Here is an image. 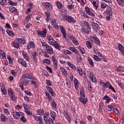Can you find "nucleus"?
Segmentation results:
<instances>
[{
    "mask_svg": "<svg viewBox=\"0 0 124 124\" xmlns=\"http://www.w3.org/2000/svg\"><path fill=\"white\" fill-rule=\"evenodd\" d=\"M47 40L48 41V43L50 45H52L54 46V48H56V49H58V50H60V48H61V46H60V44L57 42V41H55L54 40V38L53 37H52L50 35L47 36L46 37Z\"/></svg>",
    "mask_w": 124,
    "mask_h": 124,
    "instance_id": "nucleus-1",
    "label": "nucleus"
},
{
    "mask_svg": "<svg viewBox=\"0 0 124 124\" xmlns=\"http://www.w3.org/2000/svg\"><path fill=\"white\" fill-rule=\"evenodd\" d=\"M8 93L9 96H10L11 100L14 101L17 99V97L15 96V93L12 88H9Z\"/></svg>",
    "mask_w": 124,
    "mask_h": 124,
    "instance_id": "nucleus-2",
    "label": "nucleus"
},
{
    "mask_svg": "<svg viewBox=\"0 0 124 124\" xmlns=\"http://www.w3.org/2000/svg\"><path fill=\"white\" fill-rule=\"evenodd\" d=\"M36 32L38 35L40 37H44L45 38L47 35V30L46 29H44L42 31L38 30Z\"/></svg>",
    "mask_w": 124,
    "mask_h": 124,
    "instance_id": "nucleus-3",
    "label": "nucleus"
},
{
    "mask_svg": "<svg viewBox=\"0 0 124 124\" xmlns=\"http://www.w3.org/2000/svg\"><path fill=\"white\" fill-rule=\"evenodd\" d=\"M21 116H23V112H16L14 111L13 112V116L16 120H19L20 119V117Z\"/></svg>",
    "mask_w": 124,
    "mask_h": 124,
    "instance_id": "nucleus-4",
    "label": "nucleus"
},
{
    "mask_svg": "<svg viewBox=\"0 0 124 124\" xmlns=\"http://www.w3.org/2000/svg\"><path fill=\"white\" fill-rule=\"evenodd\" d=\"M89 78H90L91 81L92 82V83H97V80L96 79V77H95V76L94 75V74L93 73L91 72L90 73Z\"/></svg>",
    "mask_w": 124,
    "mask_h": 124,
    "instance_id": "nucleus-5",
    "label": "nucleus"
},
{
    "mask_svg": "<svg viewBox=\"0 0 124 124\" xmlns=\"http://www.w3.org/2000/svg\"><path fill=\"white\" fill-rule=\"evenodd\" d=\"M42 5L45 7L46 10H51L52 9V5L49 2H43Z\"/></svg>",
    "mask_w": 124,
    "mask_h": 124,
    "instance_id": "nucleus-6",
    "label": "nucleus"
},
{
    "mask_svg": "<svg viewBox=\"0 0 124 124\" xmlns=\"http://www.w3.org/2000/svg\"><path fill=\"white\" fill-rule=\"evenodd\" d=\"M85 10L86 11V13H87L88 15H89L92 17H95V15H94V14L92 12V11H91V9L89 8V7H85Z\"/></svg>",
    "mask_w": 124,
    "mask_h": 124,
    "instance_id": "nucleus-7",
    "label": "nucleus"
},
{
    "mask_svg": "<svg viewBox=\"0 0 124 124\" xmlns=\"http://www.w3.org/2000/svg\"><path fill=\"white\" fill-rule=\"evenodd\" d=\"M60 29L61 30V32L64 38L65 39V38H66V32L65 31V29H64V27L62 25H60Z\"/></svg>",
    "mask_w": 124,
    "mask_h": 124,
    "instance_id": "nucleus-8",
    "label": "nucleus"
},
{
    "mask_svg": "<svg viewBox=\"0 0 124 124\" xmlns=\"http://www.w3.org/2000/svg\"><path fill=\"white\" fill-rule=\"evenodd\" d=\"M69 39L71 40L72 42L75 45H79V43H78V41L76 39V38L74 37L73 35H71L69 37Z\"/></svg>",
    "mask_w": 124,
    "mask_h": 124,
    "instance_id": "nucleus-9",
    "label": "nucleus"
},
{
    "mask_svg": "<svg viewBox=\"0 0 124 124\" xmlns=\"http://www.w3.org/2000/svg\"><path fill=\"white\" fill-rule=\"evenodd\" d=\"M18 62L24 67H27V62L23 59H18Z\"/></svg>",
    "mask_w": 124,
    "mask_h": 124,
    "instance_id": "nucleus-10",
    "label": "nucleus"
},
{
    "mask_svg": "<svg viewBox=\"0 0 124 124\" xmlns=\"http://www.w3.org/2000/svg\"><path fill=\"white\" fill-rule=\"evenodd\" d=\"M46 53H48L50 55L54 54V50L53 49V48H52V46L48 45L47 47L46 48Z\"/></svg>",
    "mask_w": 124,
    "mask_h": 124,
    "instance_id": "nucleus-11",
    "label": "nucleus"
},
{
    "mask_svg": "<svg viewBox=\"0 0 124 124\" xmlns=\"http://www.w3.org/2000/svg\"><path fill=\"white\" fill-rule=\"evenodd\" d=\"M52 62H53L54 67L55 69H57V66H58V62L56 60V57L54 56H52L51 57Z\"/></svg>",
    "mask_w": 124,
    "mask_h": 124,
    "instance_id": "nucleus-12",
    "label": "nucleus"
},
{
    "mask_svg": "<svg viewBox=\"0 0 124 124\" xmlns=\"http://www.w3.org/2000/svg\"><path fill=\"white\" fill-rule=\"evenodd\" d=\"M0 120L2 123H6L8 121V118L5 117V115L3 113L0 115Z\"/></svg>",
    "mask_w": 124,
    "mask_h": 124,
    "instance_id": "nucleus-13",
    "label": "nucleus"
},
{
    "mask_svg": "<svg viewBox=\"0 0 124 124\" xmlns=\"http://www.w3.org/2000/svg\"><path fill=\"white\" fill-rule=\"evenodd\" d=\"M9 11L12 13H15V15H18V13L17 12V9L14 7H11L9 8Z\"/></svg>",
    "mask_w": 124,
    "mask_h": 124,
    "instance_id": "nucleus-14",
    "label": "nucleus"
},
{
    "mask_svg": "<svg viewBox=\"0 0 124 124\" xmlns=\"http://www.w3.org/2000/svg\"><path fill=\"white\" fill-rule=\"evenodd\" d=\"M92 27L93 30L95 31H97L99 29V26H98V24L95 22H94L92 24Z\"/></svg>",
    "mask_w": 124,
    "mask_h": 124,
    "instance_id": "nucleus-15",
    "label": "nucleus"
},
{
    "mask_svg": "<svg viewBox=\"0 0 124 124\" xmlns=\"http://www.w3.org/2000/svg\"><path fill=\"white\" fill-rule=\"evenodd\" d=\"M74 83L75 85V88L76 91H78V88L79 87V81L77 79V78H75L74 79Z\"/></svg>",
    "mask_w": 124,
    "mask_h": 124,
    "instance_id": "nucleus-16",
    "label": "nucleus"
},
{
    "mask_svg": "<svg viewBox=\"0 0 124 124\" xmlns=\"http://www.w3.org/2000/svg\"><path fill=\"white\" fill-rule=\"evenodd\" d=\"M107 14L109 16H112L113 15V11H112V8L108 7L106 10Z\"/></svg>",
    "mask_w": 124,
    "mask_h": 124,
    "instance_id": "nucleus-17",
    "label": "nucleus"
},
{
    "mask_svg": "<svg viewBox=\"0 0 124 124\" xmlns=\"http://www.w3.org/2000/svg\"><path fill=\"white\" fill-rule=\"evenodd\" d=\"M63 114H64V115L67 122H68V123H70L71 120H70V117H69V115H68V113L67 111H64Z\"/></svg>",
    "mask_w": 124,
    "mask_h": 124,
    "instance_id": "nucleus-18",
    "label": "nucleus"
},
{
    "mask_svg": "<svg viewBox=\"0 0 124 124\" xmlns=\"http://www.w3.org/2000/svg\"><path fill=\"white\" fill-rule=\"evenodd\" d=\"M81 16L84 17V19H90V17L88 16V15L86 14V13H85V11H84V10H81Z\"/></svg>",
    "mask_w": 124,
    "mask_h": 124,
    "instance_id": "nucleus-19",
    "label": "nucleus"
},
{
    "mask_svg": "<svg viewBox=\"0 0 124 124\" xmlns=\"http://www.w3.org/2000/svg\"><path fill=\"white\" fill-rule=\"evenodd\" d=\"M22 55L24 59H25L26 61H30V58L29 57V55H28V53H27V52H25V51H22Z\"/></svg>",
    "mask_w": 124,
    "mask_h": 124,
    "instance_id": "nucleus-20",
    "label": "nucleus"
},
{
    "mask_svg": "<svg viewBox=\"0 0 124 124\" xmlns=\"http://www.w3.org/2000/svg\"><path fill=\"white\" fill-rule=\"evenodd\" d=\"M79 100L83 104H86V103H87V102H88V99L87 98H84V97H79Z\"/></svg>",
    "mask_w": 124,
    "mask_h": 124,
    "instance_id": "nucleus-21",
    "label": "nucleus"
},
{
    "mask_svg": "<svg viewBox=\"0 0 124 124\" xmlns=\"http://www.w3.org/2000/svg\"><path fill=\"white\" fill-rule=\"evenodd\" d=\"M23 79H33L32 78V77L31 76V75H30L29 74H25L23 76Z\"/></svg>",
    "mask_w": 124,
    "mask_h": 124,
    "instance_id": "nucleus-22",
    "label": "nucleus"
},
{
    "mask_svg": "<svg viewBox=\"0 0 124 124\" xmlns=\"http://www.w3.org/2000/svg\"><path fill=\"white\" fill-rule=\"evenodd\" d=\"M67 21L69 22V23H76V21L74 20V19L73 17L70 16H67Z\"/></svg>",
    "mask_w": 124,
    "mask_h": 124,
    "instance_id": "nucleus-23",
    "label": "nucleus"
},
{
    "mask_svg": "<svg viewBox=\"0 0 124 124\" xmlns=\"http://www.w3.org/2000/svg\"><path fill=\"white\" fill-rule=\"evenodd\" d=\"M35 46L34 45V43L33 42H31L28 45H27V49L30 50L31 48H34Z\"/></svg>",
    "mask_w": 124,
    "mask_h": 124,
    "instance_id": "nucleus-24",
    "label": "nucleus"
},
{
    "mask_svg": "<svg viewBox=\"0 0 124 124\" xmlns=\"http://www.w3.org/2000/svg\"><path fill=\"white\" fill-rule=\"evenodd\" d=\"M29 83H30V80L26 78H23V81L21 82V85L26 86V85H28Z\"/></svg>",
    "mask_w": 124,
    "mask_h": 124,
    "instance_id": "nucleus-25",
    "label": "nucleus"
},
{
    "mask_svg": "<svg viewBox=\"0 0 124 124\" xmlns=\"http://www.w3.org/2000/svg\"><path fill=\"white\" fill-rule=\"evenodd\" d=\"M69 50L72 52H73L74 53H75V54H79V51H78V50L76 49V48L74 47H70Z\"/></svg>",
    "mask_w": 124,
    "mask_h": 124,
    "instance_id": "nucleus-26",
    "label": "nucleus"
},
{
    "mask_svg": "<svg viewBox=\"0 0 124 124\" xmlns=\"http://www.w3.org/2000/svg\"><path fill=\"white\" fill-rule=\"evenodd\" d=\"M46 89L48 91L49 93H51L52 96H54V95H55V93L53 92V89L51 87H50V86H46Z\"/></svg>",
    "mask_w": 124,
    "mask_h": 124,
    "instance_id": "nucleus-27",
    "label": "nucleus"
},
{
    "mask_svg": "<svg viewBox=\"0 0 124 124\" xmlns=\"http://www.w3.org/2000/svg\"><path fill=\"white\" fill-rule=\"evenodd\" d=\"M60 69L64 76H65V77H67V72L65 70V69L63 67H60Z\"/></svg>",
    "mask_w": 124,
    "mask_h": 124,
    "instance_id": "nucleus-28",
    "label": "nucleus"
},
{
    "mask_svg": "<svg viewBox=\"0 0 124 124\" xmlns=\"http://www.w3.org/2000/svg\"><path fill=\"white\" fill-rule=\"evenodd\" d=\"M118 50H119V51H120L122 54H124V47L122 44H119Z\"/></svg>",
    "mask_w": 124,
    "mask_h": 124,
    "instance_id": "nucleus-29",
    "label": "nucleus"
},
{
    "mask_svg": "<svg viewBox=\"0 0 124 124\" xmlns=\"http://www.w3.org/2000/svg\"><path fill=\"white\" fill-rule=\"evenodd\" d=\"M103 99L104 100H106V103H109V102H110V101H111V98L109 97V96H108V95H106L103 97Z\"/></svg>",
    "mask_w": 124,
    "mask_h": 124,
    "instance_id": "nucleus-30",
    "label": "nucleus"
},
{
    "mask_svg": "<svg viewBox=\"0 0 124 124\" xmlns=\"http://www.w3.org/2000/svg\"><path fill=\"white\" fill-rule=\"evenodd\" d=\"M11 45H12V46L14 47V48H18L19 47V45H20V44H19V43H18L17 42L14 41L13 42H12L11 43Z\"/></svg>",
    "mask_w": 124,
    "mask_h": 124,
    "instance_id": "nucleus-31",
    "label": "nucleus"
},
{
    "mask_svg": "<svg viewBox=\"0 0 124 124\" xmlns=\"http://www.w3.org/2000/svg\"><path fill=\"white\" fill-rule=\"evenodd\" d=\"M80 93L81 97H85V91H84V87H81L80 88Z\"/></svg>",
    "mask_w": 124,
    "mask_h": 124,
    "instance_id": "nucleus-32",
    "label": "nucleus"
},
{
    "mask_svg": "<svg viewBox=\"0 0 124 124\" xmlns=\"http://www.w3.org/2000/svg\"><path fill=\"white\" fill-rule=\"evenodd\" d=\"M84 24L87 27V31H92V29L91 28V27H90V24L89 23V22H88V21H85Z\"/></svg>",
    "mask_w": 124,
    "mask_h": 124,
    "instance_id": "nucleus-33",
    "label": "nucleus"
},
{
    "mask_svg": "<svg viewBox=\"0 0 124 124\" xmlns=\"http://www.w3.org/2000/svg\"><path fill=\"white\" fill-rule=\"evenodd\" d=\"M16 41H18V42H19L21 44H26V41L24 39L17 38L16 39Z\"/></svg>",
    "mask_w": 124,
    "mask_h": 124,
    "instance_id": "nucleus-34",
    "label": "nucleus"
},
{
    "mask_svg": "<svg viewBox=\"0 0 124 124\" xmlns=\"http://www.w3.org/2000/svg\"><path fill=\"white\" fill-rule=\"evenodd\" d=\"M49 117V113H47L46 114L44 115V120L45 122V123H46V124H48V118L47 117Z\"/></svg>",
    "mask_w": 124,
    "mask_h": 124,
    "instance_id": "nucleus-35",
    "label": "nucleus"
},
{
    "mask_svg": "<svg viewBox=\"0 0 124 124\" xmlns=\"http://www.w3.org/2000/svg\"><path fill=\"white\" fill-rule=\"evenodd\" d=\"M50 116L53 119V121H55V119H56V112L54 111H51L50 112Z\"/></svg>",
    "mask_w": 124,
    "mask_h": 124,
    "instance_id": "nucleus-36",
    "label": "nucleus"
},
{
    "mask_svg": "<svg viewBox=\"0 0 124 124\" xmlns=\"http://www.w3.org/2000/svg\"><path fill=\"white\" fill-rule=\"evenodd\" d=\"M6 32L7 34H8V35H9L10 36H12V37L14 36V33L13 32V31H12L7 30L6 31Z\"/></svg>",
    "mask_w": 124,
    "mask_h": 124,
    "instance_id": "nucleus-37",
    "label": "nucleus"
},
{
    "mask_svg": "<svg viewBox=\"0 0 124 124\" xmlns=\"http://www.w3.org/2000/svg\"><path fill=\"white\" fill-rule=\"evenodd\" d=\"M24 110L25 111V113H26V114H27V115H29V116L32 115V112L29 108H25V109H24Z\"/></svg>",
    "mask_w": 124,
    "mask_h": 124,
    "instance_id": "nucleus-38",
    "label": "nucleus"
},
{
    "mask_svg": "<svg viewBox=\"0 0 124 124\" xmlns=\"http://www.w3.org/2000/svg\"><path fill=\"white\" fill-rule=\"evenodd\" d=\"M41 43L42 44V47H43L44 48H46L47 47V46H48L47 43L46 42H45V41H41Z\"/></svg>",
    "mask_w": 124,
    "mask_h": 124,
    "instance_id": "nucleus-39",
    "label": "nucleus"
},
{
    "mask_svg": "<svg viewBox=\"0 0 124 124\" xmlns=\"http://www.w3.org/2000/svg\"><path fill=\"white\" fill-rule=\"evenodd\" d=\"M56 4L58 7V8H59V9L62 8V3H61V2L58 1L56 2Z\"/></svg>",
    "mask_w": 124,
    "mask_h": 124,
    "instance_id": "nucleus-40",
    "label": "nucleus"
},
{
    "mask_svg": "<svg viewBox=\"0 0 124 124\" xmlns=\"http://www.w3.org/2000/svg\"><path fill=\"white\" fill-rule=\"evenodd\" d=\"M77 55H78L77 58V62L79 63L80 62H81V61H82V57L81 56V55L79 54V53Z\"/></svg>",
    "mask_w": 124,
    "mask_h": 124,
    "instance_id": "nucleus-41",
    "label": "nucleus"
},
{
    "mask_svg": "<svg viewBox=\"0 0 124 124\" xmlns=\"http://www.w3.org/2000/svg\"><path fill=\"white\" fill-rule=\"evenodd\" d=\"M37 112L38 113V115L42 116V115L44 114V110L40 109L37 111Z\"/></svg>",
    "mask_w": 124,
    "mask_h": 124,
    "instance_id": "nucleus-42",
    "label": "nucleus"
},
{
    "mask_svg": "<svg viewBox=\"0 0 124 124\" xmlns=\"http://www.w3.org/2000/svg\"><path fill=\"white\" fill-rule=\"evenodd\" d=\"M88 60L90 64H91L92 66H93L94 65V64H93V60L92 59V58H88Z\"/></svg>",
    "mask_w": 124,
    "mask_h": 124,
    "instance_id": "nucleus-43",
    "label": "nucleus"
},
{
    "mask_svg": "<svg viewBox=\"0 0 124 124\" xmlns=\"http://www.w3.org/2000/svg\"><path fill=\"white\" fill-rule=\"evenodd\" d=\"M0 55L2 56L3 59H6L5 53H4V51H2V50H0Z\"/></svg>",
    "mask_w": 124,
    "mask_h": 124,
    "instance_id": "nucleus-44",
    "label": "nucleus"
},
{
    "mask_svg": "<svg viewBox=\"0 0 124 124\" xmlns=\"http://www.w3.org/2000/svg\"><path fill=\"white\" fill-rule=\"evenodd\" d=\"M31 14H30L27 16V17L25 18V23H28V22L30 21V19H31Z\"/></svg>",
    "mask_w": 124,
    "mask_h": 124,
    "instance_id": "nucleus-45",
    "label": "nucleus"
},
{
    "mask_svg": "<svg viewBox=\"0 0 124 124\" xmlns=\"http://www.w3.org/2000/svg\"><path fill=\"white\" fill-rule=\"evenodd\" d=\"M86 46L88 49H92V44L89 41L86 42Z\"/></svg>",
    "mask_w": 124,
    "mask_h": 124,
    "instance_id": "nucleus-46",
    "label": "nucleus"
},
{
    "mask_svg": "<svg viewBox=\"0 0 124 124\" xmlns=\"http://www.w3.org/2000/svg\"><path fill=\"white\" fill-rule=\"evenodd\" d=\"M107 7V4L104 2H101V8L103 9H104V8H106Z\"/></svg>",
    "mask_w": 124,
    "mask_h": 124,
    "instance_id": "nucleus-47",
    "label": "nucleus"
},
{
    "mask_svg": "<svg viewBox=\"0 0 124 124\" xmlns=\"http://www.w3.org/2000/svg\"><path fill=\"white\" fill-rule=\"evenodd\" d=\"M33 116L35 121H40V120H43L42 117H41V116H34V115Z\"/></svg>",
    "mask_w": 124,
    "mask_h": 124,
    "instance_id": "nucleus-48",
    "label": "nucleus"
},
{
    "mask_svg": "<svg viewBox=\"0 0 124 124\" xmlns=\"http://www.w3.org/2000/svg\"><path fill=\"white\" fill-rule=\"evenodd\" d=\"M99 112H101V110L103 109V103H100L99 105Z\"/></svg>",
    "mask_w": 124,
    "mask_h": 124,
    "instance_id": "nucleus-49",
    "label": "nucleus"
},
{
    "mask_svg": "<svg viewBox=\"0 0 124 124\" xmlns=\"http://www.w3.org/2000/svg\"><path fill=\"white\" fill-rule=\"evenodd\" d=\"M43 53V50H42V49H40V48H38L37 50V54H39V56H40V55H41V54Z\"/></svg>",
    "mask_w": 124,
    "mask_h": 124,
    "instance_id": "nucleus-50",
    "label": "nucleus"
},
{
    "mask_svg": "<svg viewBox=\"0 0 124 124\" xmlns=\"http://www.w3.org/2000/svg\"><path fill=\"white\" fill-rule=\"evenodd\" d=\"M9 4H10V5H13V6H15V5H17V3L13 2L11 0H9Z\"/></svg>",
    "mask_w": 124,
    "mask_h": 124,
    "instance_id": "nucleus-51",
    "label": "nucleus"
},
{
    "mask_svg": "<svg viewBox=\"0 0 124 124\" xmlns=\"http://www.w3.org/2000/svg\"><path fill=\"white\" fill-rule=\"evenodd\" d=\"M21 118H20V120L21 122H23V123H26V118H25V116H24V113H23V115L22 116H20Z\"/></svg>",
    "mask_w": 124,
    "mask_h": 124,
    "instance_id": "nucleus-52",
    "label": "nucleus"
},
{
    "mask_svg": "<svg viewBox=\"0 0 124 124\" xmlns=\"http://www.w3.org/2000/svg\"><path fill=\"white\" fill-rule=\"evenodd\" d=\"M78 73L80 76L83 75V71H82V69L80 67L78 68Z\"/></svg>",
    "mask_w": 124,
    "mask_h": 124,
    "instance_id": "nucleus-53",
    "label": "nucleus"
},
{
    "mask_svg": "<svg viewBox=\"0 0 124 124\" xmlns=\"http://www.w3.org/2000/svg\"><path fill=\"white\" fill-rule=\"evenodd\" d=\"M81 31H83L84 33H86V34L89 35L90 34V32L87 30H86V29H85V28H81Z\"/></svg>",
    "mask_w": 124,
    "mask_h": 124,
    "instance_id": "nucleus-54",
    "label": "nucleus"
},
{
    "mask_svg": "<svg viewBox=\"0 0 124 124\" xmlns=\"http://www.w3.org/2000/svg\"><path fill=\"white\" fill-rule=\"evenodd\" d=\"M109 86H110V82H107L106 83H105L104 85H103V88H108Z\"/></svg>",
    "mask_w": 124,
    "mask_h": 124,
    "instance_id": "nucleus-55",
    "label": "nucleus"
},
{
    "mask_svg": "<svg viewBox=\"0 0 124 124\" xmlns=\"http://www.w3.org/2000/svg\"><path fill=\"white\" fill-rule=\"evenodd\" d=\"M1 93L3 94H4V95H5V94H6V90H5V88L3 87V88H1Z\"/></svg>",
    "mask_w": 124,
    "mask_h": 124,
    "instance_id": "nucleus-56",
    "label": "nucleus"
},
{
    "mask_svg": "<svg viewBox=\"0 0 124 124\" xmlns=\"http://www.w3.org/2000/svg\"><path fill=\"white\" fill-rule=\"evenodd\" d=\"M92 3H93V6H94V7H95V10H96V9H97L98 7V5H97L96 4V1H93V2H92Z\"/></svg>",
    "mask_w": 124,
    "mask_h": 124,
    "instance_id": "nucleus-57",
    "label": "nucleus"
},
{
    "mask_svg": "<svg viewBox=\"0 0 124 124\" xmlns=\"http://www.w3.org/2000/svg\"><path fill=\"white\" fill-rule=\"evenodd\" d=\"M112 111L115 114H118L119 113V111L118 110V108H112Z\"/></svg>",
    "mask_w": 124,
    "mask_h": 124,
    "instance_id": "nucleus-58",
    "label": "nucleus"
},
{
    "mask_svg": "<svg viewBox=\"0 0 124 124\" xmlns=\"http://www.w3.org/2000/svg\"><path fill=\"white\" fill-rule=\"evenodd\" d=\"M0 4H1V5L6 4V0H0Z\"/></svg>",
    "mask_w": 124,
    "mask_h": 124,
    "instance_id": "nucleus-59",
    "label": "nucleus"
},
{
    "mask_svg": "<svg viewBox=\"0 0 124 124\" xmlns=\"http://www.w3.org/2000/svg\"><path fill=\"white\" fill-rule=\"evenodd\" d=\"M43 62L45 63H47L48 64H50V63H51L50 60H48L47 59L44 60Z\"/></svg>",
    "mask_w": 124,
    "mask_h": 124,
    "instance_id": "nucleus-60",
    "label": "nucleus"
},
{
    "mask_svg": "<svg viewBox=\"0 0 124 124\" xmlns=\"http://www.w3.org/2000/svg\"><path fill=\"white\" fill-rule=\"evenodd\" d=\"M67 8L70 9V10H72V9L74 8V5H73V4L68 5L67 6Z\"/></svg>",
    "mask_w": 124,
    "mask_h": 124,
    "instance_id": "nucleus-61",
    "label": "nucleus"
},
{
    "mask_svg": "<svg viewBox=\"0 0 124 124\" xmlns=\"http://www.w3.org/2000/svg\"><path fill=\"white\" fill-rule=\"evenodd\" d=\"M31 84L32 85H34L35 88H37V84L36 83V82H35L33 80H32L31 81Z\"/></svg>",
    "mask_w": 124,
    "mask_h": 124,
    "instance_id": "nucleus-62",
    "label": "nucleus"
},
{
    "mask_svg": "<svg viewBox=\"0 0 124 124\" xmlns=\"http://www.w3.org/2000/svg\"><path fill=\"white\" fill-rule=\"evenodd\" d=\"M117 1L119 5H122L123 3H124V1H123L122 0H117Z\"/></svg>",
    "mask_w": 124,
    "mask_h": 124,
    "instance_id": "nucleus-63",
    "label": "nucleus"
},
{
    "mask_svg": "<svg viewBox=\"0 0 124 124\" xmlns=\"http://www.w3.org/2000/svg\"><path fill=\"white\" fill-rule=\"evenodd\" d=\"M24 93H26V94H27L28 95H31L32 94L31 92L29 91L25 90L24 91Z\"/></svg>",
    "mask_w": 124,
    "mask_h": 124,
    "instance_id": "nucleus-64",
    "label": "nucleus"
}]
</instances>
